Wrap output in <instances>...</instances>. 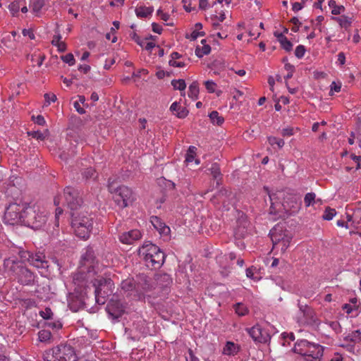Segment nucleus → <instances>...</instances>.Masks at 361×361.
<instances>
[{"mask_svg": "<svg viewBox=\"0 0 361 361\" xmlns=\"http://www.w3.org/2000/svg\"><path fill=\"white\" fill-rule=\"evenodd\" d=\"M152 7L139 6L135 8V14L138 18H147L153 13Z\"/></svg>", "mask_w": 361, "mask_h": 361, "instance_id": "a878e982", "label": "nucleus"}, {"mask_svg": "<svg viewBox=\"0 0 361 361\" xmlns=\"http://www.w3.org/2000/svg\"><path fill=\"white\" fill-rule=\"evenodd\" d=\"M347 221H352L356 225L361 224V209H358L355 210L353 215L347 214Z\"/></svg>", "mask_w": 361, "mask_h": 361, "instance_id": "c85d7f7f", "label": "nucleus"}, {"mask_svg": "<svg viewBox=\"0 0 361 361\" xmlns=\"http://www.w3.org/2000/svg\"><path fill=\"white\" fill-rule=\"evenodd\" d=\"M195 151L196 147L193 146H190L187 152L186 157H185V161L189 164L190 162H192L195 159Z\"/></svg>", "mask_w": 361, "mask_h": 361, "instance_id": "ea45409f", "label": "nucleus"}, {"mask_svg": "<svg viewBox=\"0 0 361 361\" xmlns=\"http://www.w3.org/2000/svg\"><path fill=\"white\" fill-rule=\"evenodd\" d=\"M93 286L98 287V292L102 290L106 295H111L114 290V283L111 279H94Z\"/></svg>", "mask_w": 361, "mask_h": 361, "instance_id": "f8f14e48", "label": "nucleus"}, {"mask_svg": "<svg viewBox=\"0 0 361 361\" xmlns=\"http://www.w3.org/2000/svg\"><path fill=\"white\" fill-rule=\"evenodd\" d=\"M209 118L214 124H216L218 126H221L224 122V118L223 116H220L219 112L216 111H213L209 114Z\"/></svg>", "mask_w": 361, "mask_h": 361, "instance_id": "2f4dec72", "label": "nucleus"}, {"mask_svg": "<svg viewBox=\"0 0 361 361\" xmlns=\"http://www.w3.org/2000/svg\"><path fill=\"white\" fill-rule=\"evenodd\" d=\"M327 324L335 332L339 333L341 331V327L338 321L329 322Z\"/></svg>", "mask_w": 361, "mask_h": 361, "instance_id": "3c124183", "label": "nucleus"}, {"mask_svg": "<svg viewBox=\"0 0 361 361\" xmlns=\"http://www.w3.org/2000/svg\"><path fill=\"white\" fill-rule=\"evenodd\" d=\"M51 44L53 46L56 47L60 52H63L66 49V45L64 42L61 41V35L59 33L54 35Z\"/></svg>", "mask_w": 361, "mask_h": 361, "instance_id": "393cba45", "label": "nucleus"}, {"mask_svg": "<svg viewBox=\"0 0 361 361\" xmlns=\"http://www.w3.org/2000/svg\"><path fill=\"white\" fill-rule=\"evenodd\" d=\"M281 44V47L285 49L286 51H290L292 50L293 44L286 38L284 41H283Z\"/></svg>", "mask_w": 361, "mask_h": 361, "instance_id": "603ef678", "label": "nucleus"}, {"mask_svg": "<svg viewBox=\"0 0 361 361\" xmlns=\"http://www.w3.org/2000/svg\"><path fill=\"white\" fill-rule=\"evenodd\" d=\"M284 68L288 71L287 75L284 77L285 80H287L293 77L295 68L290 63H285Z\"/></svg>", "mask_w": 361, "mask_h": 361, "instance_id": "37998d69", "label": "nucleus"}, {"mask_svg": "<svg viewBox=\"0 0 361 361\" xmlns=\"http://www.w3.org/2000/svg\"><path fill=\"white\" fill-rule=\"evenodd\" d=\"M39 315L44 319H49L51 318L53 313L50 308H46L39 312Z\"/></svg>", "mask_w": 361, "mask_h": 361, "instance_id": "8fccbe9b", "label": "nucleus"}, {"mask_svg": "<svg viewBox=\"0 0 361 361\" xmlns=\"http://www.w3.org/2000/svg\"><path fill=\"white\" fill-rule=\"evenodd\" d=\"M239 350L240 346L238 344L232 341H227L223 348L222 353L228 356H234L239 352Z\"/></svg>", "mask_w": 361, "mask_h": 361, "instance_id": "f3484780", "label": "nucleus"}, {"mask_svg": "<svg viewBox=\"0 0 361 361\" xmlns=\"http://www.w3.org/2000/svg\"><path fill=\"white\" fill-rule=\"evenodd\" d=\"M75 110L80 114H85V107H88V104L85 103V97L82 95L78 96V99L73 103Z\"/></svg>", "mask_w": 361, "mask_h": 361, "instance_id": "b1692460", "label": "nucleus"}, {"mask_svg": "<svg viewBox=\"0 0 361 361\" xmlns=\"http://www.w3.org/2000/svg\"><path fill=\"white\" fill-rule=\"evenodd\" d=\"M138 255L146 266L152 269L160 268L164 262L165 255L156 245L145 242L138 250Z\"/></svg>", "mask_w": 361, "mask_h": 361, "instance_id": "7ed1b4c3", "label": "nucleus"}, {"mask_svg": "<svg viewBox=\"0 0 361 361\" xmlns=\"http://www.w3.org/2000/svg\"><path fill=\"white\" fill-rule=\"evenodd\" d=\"M345 11V7L342 5L336 6L334 9L331 10V13L333 15H340L341 13Z\"/></svg>", "mask_w": 361, "mask_h": 361, "instance_id": "4d7b16f0", "label": "nucleus"}, {"mask_svg": "<svg viewBox=\"0 0 361 361\" xmlns=\"http://www.w3.org/2000/svg\"><path fill=\"white\" fill-rule=\"evenodd\" d=\"M152 31L157 34H161L162 32V27L158 23H153L152 24Z\"/></svg>", "mask_w": 361, "mask_h": 361, "instance_id": "680f3d73", "label": "nucleus"}, {"mask_svg": "<svg viewBox=\"0 0 361 361\" xmlns=\"http://www.w3.org/2000/svg\"><path fill=\"white\" fill-rule=\"evenodd\" d=\"M336 211L335 209L326 207L323 214V219L327 221H330L336 216Z\"/></svg>", "mask_w": 361, "mask_h": 361, "instance_id": "4c0bfd02", "label": "nucleus"}, {"mask_svg": "<svg viewBox=\"0 0 361 361\" xmlns=\"http://www.w3.org/2000/svg\"><path fill=\"white\" fill-rule=\"evenodd\" d=\"M183 8L187 12H191L194 8L191 7V0H182Z\"/></svg>", "mask_w": 361, "mask_h": 361, "instance_id": "13d9d810", "label": "nucleus"}, {"mask_svg": "<svg viewBox=\"0 0 361 361\" xmlns=\"http://www.w3.org/2000/svg\"><path fill=\"white\" fill-rule=\"evenodd\" d=\"M107 188L114 202L121 209L131 206L136 200V195L130 188L118 185L115 180L109 178Z\"/></svg>", "mask_w": 361, "mask_h": 361, "instance_id": "f03ea898", "label": "nucleus"}, {"mask_svg": "<svg viewBox=\"0 0 361 361\" xmlns=\"http://www.w3.org/2000/svg\"><path fill=\"white\" fill-rule=\"evenodd\" d=\"M29 134L32 137L36 138L37 140H43L48 136L49 130L47 129H46L43 132H41L39 130L32 131V132L29 133Z\"/></svg>", "mask_w": 361, "mask_h": 361, "instance_id": "f704fd0d", "label": "nucleus"}, {"mask_svg": "<svg viewBox=\"0 0 361 361\" xmlns=\"http://www.w3.org/2000/svg\"><path fill=\"white\" fill-rule=\"evenodd\" d=\"M199 94V86L196 81L192 82L190 86L188 95L192 99H197Z\"/></svg>", "mask_w": 361, "mask_h": 361, "instance_id": "cd10ccee", "label": "nucleus"}, {"mask_svg": "<svg viewBox=\"0 0 361 361\" xmlns=\"http://www.w3.org/2000/svg\"><path fill=\"white\" fill-rule=\"evenodd\" d=\"M46 361H77V356L71 345H59L52 349L51 357Z\"/></svg>", "mask_w": 361, "mask_h": 361, "instance_id": "6e6552de", "label": "nucleus"}, {"mask_svg": "<svg viewBox=\"0 0 361 361\" xmlns=\"http://www.w3.org/2000/svg\"><path fill=\"white\" fill-rule=\"evenodd\" d=\"M233 308L235 313L240 317L245 316L248 313L247 307L241 302H238L234 305Z\"/></svg>", "mask_w": 361, "mask_h": 361, "instance_id": "7c9ffc66", "label": "nucleus"}, {"mask_svg": "<svg viewBox=\"0 0 361 361\" xmlns=\"http://www.w3.org/2000/svg\"><path fill=\"white\" fill-rule=\"evenodd\" d=\"M350 158L357 164L356 169H359L361 168V157L357 156L354 154L350 155Z\"/></svg>", "mask_w": 361, "mask_h": 361, "instance_id": "bf43d9fd", "label": "nucleus"}, {"mask_svg": "<svg viewBox=\"0 0 361 361\" xmlns=\"http://www.w3.org/2000/svg\"><path fill=\"white\" fill-rule=\"evenodd\" d=\"M26 204H11L6 209L4 219L11 224H24L26 214L24 212Z\"/></svg>", "mask_w": 361, "mask_h": 361, "instance_id": "0eeeda50", "label": "nucleus"}, {"mask_svg": "<svg viewBox=\"0 0 361 361\" xmlns=\"http://www.w3.org/2000/svg\"><path fill=\"white\" fill-rule=\"evenodd\" d=\"M171 85L175 90H178L180 91H184L186 87V84L184 80H173L171 81Z\"/></svg>", "mask_w": 361, "mask_h": 361, "instance_id": "e433bc0d", "label": "nucleus"}, {"mask_svg": "<svg viewBox=\"0 0 361 361\" xmlns=\"http://www.w3.org/2000/svg\"><path fill=\"white\" fill-rule=\"evenodd\" d=\"M151 222L161 234L168 235L170 233V228L166 226L164 223L161 222L157 216H152Z\"/></svg>", "mask_w": 361, "mask_h": 361, "instance_id": "dca6fc26", "label": "nucleus"}, {"mask_svg": "<svg viewBox=\"0 0 361 361\" xmlns=\"http://www.w3.org/2000/svg\"><path fill=\"white\" fill-rule=\"evenodd\" d=\"M45 5V0H30V8L36 16H40L42 9Z\"/></svg>", "mask_w": 361, "mask_h": 361, "instance_id": "a211bd4d", "label": "nucleus"}, {"mask_svg": "<svg viewBox=\"0 0 361 361\" xmlns=\"http://www.w3.org/2000/svg\"><path fill=\"white\" fill-rule=\"evenodd\" d=\"M204 85L207 91L210 93H213L216 90V84L212 80H207L204 82Z\"/></svg>", "mask_w": 361, "mask_h": 361, "instance_id": "de8ad7c7", "label": "nucleus"}, {"mask_svg": "<svg viewBox=\"0 0 361 361\" xmlns=\"http://www.w3.org/2000/svg\"><path fill=\"white\" fill-rule=\"evenodd\" d=\"M95 301L98 305H104L106 302V299L109 295H104L102 290L98 292V287H95L94 290Z\"/></svg>", "mask_w": 361, "mask_h": 361, "instance_id": "c756f323", "label": "nucleus"}, {"mask_svg": "<svg viewBox=\"0 0 361 361\" xmlns=\"http://www.w3.org/2000/svg\"><path fill=\"white\" fill-rule=\"evenodd\" d=\"M157 15L164 21H167L169 18V15L168 13H164L161 9L157 11Z\"/></svg>", "mask_w": 361, "mask_h": 361, "instance_id": "e2e57ef3", "label": "nucleus"}, {"mask_svg": "<svg viewBox=\"0 0 361 361\" xmlns=\"http://www.w3.org/2000/svg\"><path fill=\"white\" fill-rule=\"evenodd\" d=\"M9 11L11 13L12 16H16L19 11L20 6L18 2L14 1L9 4L8 6Z\"/></svg>", "mask_w": 361, "mask_h": 361, "instance_id": "c03bdc74", "label": "nucleus"}, {"mask_svg": "<svg viewBox=\"0 0 361 361\" xmlns=\"http://www.w3.org/2000/svg\"><path fill=\"white\" fill-rule=\"evenodd\" d=\"M169 63L171 66L183 68L185 66V63L182 61H177L175 60H169Z\"/></svg>", "mask_w": 361, "mask_h": 361, "instance_id": "6e6d98bb", "label": "nucleus"}, {"mask_svg": "<svg viewBox=\"0 0 361 361\" xmlns=\"http://www.w3.org/2000/svg\"><path fill=\"white\" fill-rule=\"evenodd\" d=\"M269 235L273 244V250L284 253L292 240L290 232L282 226L277 224L270 231Z\"/></svg>", "mask_w": 361, "mask_h": 361, "instance_id": "423d86ee", "label": "nucleus"}, {"mask_svg": "<svg viewBox=\"0 0 361 361\" xmlns=\"http://www.w3.org/2000/svg\"><path fill=\"white\" fill-rule=\"evenodd\" d=\"M24 212L26 214L24 224L33 229L42 228L47 223V213L38 205H27Z\"/></svg>", "mask_w": 361, "mask_h": 361, "instance_id": "39448f33", "label": "nucleus"}, {"mask_svg": "<svg viewBox=\"0 0 361 361\" xmlns=\"http://www.w3.org/2000/svg\"><path fill=\"white\" fill-rule=\"evenodd\" d=\"M4 266L5 269L11 273H15L18 274H25L26 279L24 280L22 277H19V281L23 284H28L31 281H33V276L32 273L28 271L27 269L22 267L19 265L18 262H16L15 259L8 258L4 261Z\"/></svg>", "mask_w": 361, "mask_h": 361, "instance_id": "1a4fd4ad", "label": "nucleus"}, {"mask_svg": "<svg viewBox=\"0 0 361 361\" xmlns=\"http://www.w3.org/2000/svg\"><path fill=\"white\" fill-rule=\"evenodd\" d=\"M44 98L47 105L56 100V96L54 94H45Z\"/></svg>", "mask_w": 361, "mask_h": 361, "instance_id": "864d4df0", "label": "nucleus"}, {"mask_svg": "<svg viewBox=\"0 0 361 361\" xmlns=\"http://www.w3.org/2000/svg\"><path fill=\"white\" fill-rule=\"evenodd\" d=\"M293 351L304 357L306 361H317L323 355L324 348L319 344L302 339L295 343Z\"/></svg>", "mask_w": 361, "mask_h": 361, "instance_id": "20e7f679", "label": "nucleus"}, {"mask_svg": "<svg viewBox=\"0 0 361 361\" xmlns=\"http://www.w3.org/2000/svg\"><path fill=\"white\" fill-rule=\"evenodd\" d=\"M282 205L290 214L295 213L300 209L301 201L296 195H290L284 199Z\"/></svg>", "mask_w": 361, "mask_h": 361, "instance_id": "ddd939ff", "label": "nucleus"}, {"mask_svg": "<svg viewBox=\"0 0 361 361\" xmlns=\"http://www.w3.org/2000/svg\"><path fill=\"white\" fill-rule=\"evenodd\" d=\"M333 20L337 22L341 27L348 28L353 23V16L342 15L339 17H334Z\"/></svg>", "mask_w": 361, "mask_h": 361, "instance_id": "4be33fe9", "label": "nucleus"}, {"mask_svg": "<svg viewBox=\"0 0 361 361\" xmlns=\"http://www.w3.org/2000/svg\"><path fill=\"white\" fill-rule=\"evenodd\" d=\"M32 120L34 122L39 126H44L46 123V121L44 118V117L41 115H38L37 116L35 117L32 116Z\"/></svg>", "mask_w": 361, "mask_h": 361, "instance_id": "5fc2aeb1", "label": "nucleus"}, {"mask_svg": "<svg viewBox=\"0 0 361 361\" xmlns=\"http://www.w3.org/2000/svg\"><path fill=\"white\" fill-rule=\"evenodd\" d=\"M330 87H331V90L329 92V95H333L334 94L333 92H339L341 91V82L337 83L334 81L331 82Z\"/></svg>", "mask_w": 361, "mask_h": 361, "instance_id": "09e8293b", "label": "nucleus"}, {"mask_svg": "<svg viewBox=\"0 0 361 361\" xmlns=\"http://www.w3.org/2000/svg\"><path fill=\"white\" fill-rule=\"evenodd\" d=\"M283 136H291L294 134L293 128H286L283 129L281 133Z\"/></svg>", "mask_w": 361, "mask_h": 361, "instance_id": "0e129e2a", "label": "nucleus"}, {"mask_svg": "<svg viewBox=\"0 0 361 361\" xmlns=\"http://www.w3.org/2000/svg\"><path fill=\"white\" fill-rule=\"evenodd\" d=\"M51 332L47 330H41L38 333V338L41 342H47L51 339Z\"/></svg>", "mask_w": 361, "mask_h": 361, "instance_id": "58836bf2", "label": "nucleus"}, {"mask_svg": "<svg viewBox=\"0 0 361 361\" xmlns=\"http://www.w3.org/2000/svg\"><path fill=\"white\" fill-rule=\"evenodd\" d=\"M209 170L214 179L221 178L220 167L217 163H213Z\"/></svg>", "mask_w": 361, "mask_h": 361, "instance_id": "72a5a7b5", "label": "nucleus"}, {"mask_svg": "<svg viewBox=\"0 0 361 361\" xmlns=\"http://www.w3.org/2000/svg\"><path fill=\"white\" fill-rule=\"evenodd\" d=\"M269 143L271 145H277L279 148H282L285 144L283 139L277 138L276 137H268Z\"/></svg>", "mask_w": 361, "mask_h": 361, "instance_id": "a19ab883", "label": "nucleus"}, {"mask_svg": "<svg viewBox=\"0 0 361 361\" xmlns=\"http://www.w3.org/2000/svg\"><path fill=\"white\" fill-rule=\"evenodd\" d=\"M204 34V33L203 32H199L197 30H194L190 35V39L192 40H195L199 36H203Z\"/></svg>", "mask_w": 361, "mask_h": 361, "instance_id": "774afa93", "label": "nucleus"}, {"mask_svg": "<svg viewBox=\"0 0 361 361\" xmlns=\"http://www.w3.org/2000/svg\"><path fill=\"white\" fill-rule=\"evenodd\" d=\"M338 63L343 66L345 63V56L343 52H340L338 54Z\"/></svg>", "mask_w": 361, "mask_h": 361, "instance_id": "338daca9", "label": "nucleus"}, {"mask_svg": "<svg viewBox=\"0 0 361 361\" xmlns=\"http://www.w3.org/2000/svg\"><path fill=\"white\" fill-rule=\"evenodd\" d=\"M135 282L133 279L128 278L122 281L121 283V289L126 293H128L130 295H133V292L135 289Z\"/></svg>", "mask_w": 361, "mask_h": 361, "instance_id": "6ab92c4d", "label": "nucleus"}, {"mask_svg": "<svg viewBox=\"0 0 361 361\" xmlns=\"http://www.w3.org/2000/svg\"><path fill=\"white\" fill-rule=\"evenodd\" d=\"M61 60L69 66L75 64V59L72 54H67L66 55L62 56Z\"/></svg>", "mask_w": 361, "mask_h": 361, "instance_id": "49530a36", "label": "nucleus"}, {"mask_svg": "<svg viewBox=\"0 0 361 361\" xmlns=\"http://www.w3.org/2000/svg\"><path fill=\"white\" fill-rule=\"evenodd\" d=\"M22 257L27 258L30 264L38 269H47L49 267L48 262L45 260V257L42 252L32 254L29 252H24Z\"/></svg>", "mask_w": 361, "mask_h": 361, "instance_id": "9d476101", "label": "nucleus"}, {"mask_svg": "<svg viewBox=\"0 0 361 361\" xmlns=\"http://www.w3.org/2000/svg\"><path fill=\"white\" fill-rule=\"evenodd\" d=\"M206 42L205 39H202L201 41L202 44H203V46L202 47H197L195 49V53H196V55L198 56V57H202L204 55H207L210 53L211 51V47L209 45H207V44H204V42Z\"/></svg>", "mask_w": 361, "mask_h": 361, "instance_id": "bb28decb", "label": "nucleus"}, {"mask_svg": "<svg viewBox=\"0 0 361 361\" xmlns=\"http://www.w3.org/2000/svg\"><path fill=\"white\" fill-rule=\"evenodd\" d=\"M106 310L113 318L117 319L122 315L125 309L119 300L111 299L106 306Z\"/></svg>", "mask_w": 361, "mask_h": 361, "instance_id": "4468645a", "label": "nucleus"}, {"mask_svg": "<svg viewBox=\"0 0 361 361\" xmlns=\"http://www.w3.org/2000/svg\"><path fill=\"white\" fill-rule=\"evenodd\" d=\"M247 332L255 342L266 343L271 339V336L267 331L262 329L258 324L247 329Z\"/></svg>", "mask_w": 361, "mask_h": 361, "instance_id": "9b49d317", "label": "nucleus"}, {"mask_svg": "<svg viewBox=\"0 0 361 361\" xmlns=\"http://www.w3.org/2000/svg\"><path fill=\"white\" fill-rule=\"evenodd\" d=\"M134 39L140 46L143 47L146 50H151L155 47V44L154 42L141 41L140 37L136 35H135Z\"/></svg>", "mask_w": 361, "mask_h": 361, "instance_id": "c9c22d12", "label": "nucleus"}, {"mask_svg": "<svg viewBox=\"0 0 361 361\" xmlns=\"http://www.w3.org/2000/svg\"><path fill=\"white\" fill-rule=\"evenodd\" d=\"M344 341L348 343L353 344V345L356 343H359L361 342V332L360 330L353 331L349 333L344 337Z\"/></svg>", "mask_w": 361, "mask_h": 361, "instance_id": "412c9836", "label": "nucleus"}, {"mask_svg": "<svg viewBox=\"0 0 361 361\" xmlns=\"http://www.w3.org/2000/svg\"><path fill=\"white\" fill-rule=\"evenodd\" d=\"M23 35L25 37H28L30 39H35V34L31 30L24 29L23 30Z\"/></svg>", "mask_w": 361, "mask_h": 361, "instance_id": "69168bd1", "label": "nucleus"}, {"mask_svg": "<svg viewBox=\"0 0 361 361\" xmlns=\"http://www.w3.org/2000/svg\"><path fill=\"white\" fill-rule=\"evenodd\" d=\"M304 203L306 207L314 205L316 203V194L314 192H308L305 195Z\"/></svg>", "mask_w": 361, "mask_h": 361, "instance_id": "473e14b6", "label": "nucleus"}, {"mask_svg": "<svg viewBox=\"0 0 361 361\" xmlns=\"http://www.w3.org/2000/svg\"><path fill=\"white\" fill-rule=\"evenodd\" d=\"M45 59L44 55L41 54H35L34 55H32V61L36 64L38 67L41 66L43 63V61Z\"/></svg>", "mask_w": 361, "mask_h": 361, "instance_id": "79ce46f5", "label": "nucleus"}, {"mask_svg": "<svg viewBox=\"0 0 361 361\" xmlns=\"http://www.w3.org/2000/svg\"><path fill=\"white\" fill-rule=\"evenodd\" d=\"M1 42L4 47H5L9 51L17 48L16 39H14L13 36L6 35L3 38Z\"/></svg>", "mask_w": 361, "mask_h": 361, "instance_id": "5701e85b", "label": "nucleus"}, {"mask_svg": "<svg viewBox=\"0 0 361 361\" xmlns=\"http://www.w3.org/2000/svg\"><path fill=\"white\" fill-rule=\"evenodd\" d=\"M170 110L173 112H176V116L180 118L186 117L188 114V111L185 108L181 107L177 102H173L171 105Z\"/></svg>", "mask_w": 361, "mask_h": 361, "instance_id": "aec40b11", "label": "nucleus"}, {"mask_svg": "<svg viewBox=\"0 0 361 361\" xmlns=\"http://www.w3.org/2000/svg\"><path fill=\"white\" fill-rule=\"evenodd\" d=\"M142 238L141 232L137 229H133L124 232L119 236L120 241L123 244L132 245Z\"/></svg>", "mask_w": 361, "mask_h": 361, "instance_id": "2eb2a0df", "label": "nucleus"}, {"mask_svg": "<svg viewBox=\"0 0 361 361\" xmlns=\"http://www.w3.org/2000/svg\"><path fill=\"white\" fill-rule=\"evenodd\" d=\"M187 361H200L199 359L195 355L191 349L188 350V356L186 357Z\"/></svg>", "mask_w": 361, "mask_h": 361, "instance_id": "052dcab7", "label": "nucleus"}, {"mask_svg": "<svg viewBox=\"0 0 361 361\" xmlns=\"http://www.w3.org/2000/svg\"><path fill=\"white\" fill-rule=\"evenodd\" d=\"M306 51V49L303 45H298L295 50V55L298 59H302Z\"/></svg>", "mask_w": 361, "mask_h": 361, "instance_id": "a18cd8bd", "label": "nucleus"}, {"mask_svg": "<svg viewBox=\"0 0 361 361\" xmlns=\"http://www.w3.org/2000/svg\"><path fill=\"white\" fill-rule=\"evenodd\" d=\"M65 203L72 211L71 225L75 235L82 240L88 239L90 232L89 214L81 205V198L77 196L72 188H66L63 195H58L54 198V204L58 207L56 209V219L63 212L62 209L59 206Z\"/></svg>", "mask_w": 361, "mask_h": 361, "instance_id": "f257e3e1", "label": "nucleus"}]
</instances>
